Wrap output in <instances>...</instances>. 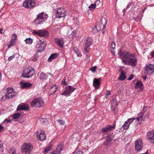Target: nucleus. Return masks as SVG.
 <instances>
[{"label":"nucleus","mask_w":154,"mask_h":154,"mask_svg":"<svg viewBox=\"0 0 154 154\" xmlns=\"http://www.w3.org/2000/svg\"><path fill=\"white\" fill-rule=\"evenodd\" d=\"M44 105V101L40 98L34 99L31 103L32 107H41L43 106Z\"/></svg>","instance_id":"nucleus-1"},{"label":"nucleus","mask_w":154,"mask_h":154,"mask_svg":"<svg viewBox=\"0 0 154 154\" xmlns=\"http://www.w3.org/2000/svg\"><path fill=\"white\" fill-rule=\"evenodd\" d=\"M48 17V16L46 14L42 12L38 15L37 17L34 21L36 24H40L42 22L46 20Z\"/></svg>","instance_id":"nucleus-2"},{"label":"nucleus","mask_w":154,"mask_h":154,"mask_svg":"<svg viewBox=\"0 0 154 154\" xmlns=\"http://www.w3.org/2000/svg\"><path fill=\"white\" fill-rule=\"evenodd\" d=\"M137 61V59L134 54H132L124 64L135 66L136 65Z\"/></svg>","instance_id":"nucleus-3"},{"label":"nucleus","mask_w":154,"mask_h":154,"mask_svg":"<svg viewBox=\"0 0 154 154\" xmlns=\"http://www.w3.org/2000/svg\"><path fill=\"white\" fill-rule=\"evenodd\" d=\"M118 54L121 59L122 62L125 64L132 54L126 51H120Z\"/></svg>","instance_id":"nucleus-4"},{"label":"nucleus","mask_w":154,"mask_h":154,"mask_svg":"<svg viewBox=\"0 0 154 154\" xmlns=\"http://www.w3.org/2000/svg\"><path fill=\"white\" fill-rule=\"evenodd\" d=\"M33 149V147L30 143H24L21 149V152L23 153L29 154Z\"/></svg>","instance_id":"nucleus-5"},{"label":"nucleus","mask_w":154,"mask_h":154,"mask_svg":"<svg viewBox=\"0 0 154 154\" xmlns=\"http://www.w3.org/2000/svg\"><path fill=\"white\" fill-rule=\"evenodd\" d=\"M35 70L33 68H29L25 69L22 73L23 77L29 78L32 77L35 73Z\"/></svg>","instance_id":"nucleus-6"},{"label":"nucleus","mask_w":154,"mask_h":154,"mask_svg":"<svg viewBox=\"0 0 154 154\" xmlns=\"http://www.w3.org/2000/svg\"><path fill=\"white\" fill-rule=\"evenodd\" d=\"M32 33L35 35H37L40 37H46L48 35V32L44 29L33 30Z\"/></svg>","instance_id":"nucleus-7"},{"label":"nucleus","mask_w":154,"mask_h":154,"mask_svg":"<svg viewBox=\"0 0 154 154\" xmlns=\"http://www.w3.org/2000/svg\"><path fill=\"white\" fill-rule=\"evenodd\" d=\"M16 94V92L14 91L13 88H8L7 93L5 95V97L8 99L14 97Z\"/></svg>","instance_id":"nucleus-8"},{"label":"nucleus","mask_w":154,"mask_h":154,"mask_svg":"<svg viewBox=\"0 0 154 154\" xmlns=\"http://www.w3.org/2000/svg\"><path fill=\"white\" fill-rule=\"evenodd\" d=\"M35 2L33 0H26L23 4V6L28 8H32L35 5Z\"/></svg>","instance_id":"nucleus-9"},{"label":"nucleus","mask_w":154,"mask_h":154,"mask_svg":"<svg viewBox=\"0 0 154 154\" xmlns=\"http://www.w3.org/2000/svg\"><path fill=\"white\" fill-rule=\"evenodd\" d=\"M154 67L152 64H149L146 65L145 69V74L147 75L152 74L153 72Z\"/></svg>","instance_id":"nucleus-10"},{"label":"nucleus","mask_w":154,"mask_h":154,"mask_svg":"<svg viewBox=\"0 0 154 154\" xmlns=\"http://www.w3.org/2000/svg\"><path fill=\"white\" fill-rule=\"evenodd\" d=\"M75 89L71 86L69 85L66 87L65 90L64 92L62 93V95H66L68 96L73 92Z\"/></svg>","instance_id":"nucleus-11"},{"label":"nucleus","mask_w":154,"mask_h":154,"mask_svg":"<svg viewBox=\"0 0 154 154\" xmlns=\"http://www.w3.org/2000/svg\"><path fill=\"white\" fill-rule=\"evenodd\" d=\"M66 12L63 8L58 9L56 13V17L58 18L64 17L66 15Z\"/></svg>","instance_id":"nucleus-12"},{"label":"nucleus","mask_w":154,"mask_h":154,"mask_svg":"<svg viewBox=\"0 0 154 154\" xmlns=\"http://www.w3.org/2000/svg\"><path fill=\"white\" fill-rule=\"evenodd\" d=\"M35 134L38 140L42 141L45 139L46 135L44 131H38Z\"/></svg>","instance_id":"nucleus-13"},{"label":"nucleus","mask_w":154,"mask_h":154,"mask_svg":"<svg viewBox=\"0 0 154 154\" xmlns=\"http://www.w3.org/2000/svg\"><path fill=\"white\" fill-rule=\"evenodd\" d=\"M147 139L152 143H154V131L148 132L146 135Z\"/></svg>","instance_id":"nucleus-14"},{"label":"nucleus","mask_w":154,"mask_h":154,"mask_svg":"<svg viewBox=\"0 0 154 154\" xmlns=\"http://www.w3.org/2000/svg\"><path fill=\"white\" fill-rule=\"evenodd\" d=\"M44 42L40 40V42L36 45V47L39 48V50L40 52L43 51L46 47V45Z\"/></svg>","instance_id":"nucleus-15"},{"label":"nucleus","mask_w":154,"mask_h":154,"mask_svg":"<svg viewBox=\"0 0 154 154\" xmlns=\"http://www.w3.org/2000/svg\"><path fill=\"white\" fill-rule=\"evenodd\" d=\"M135 148L137 151L140 150L143 147V143L141 139H139L135 142Z\"/></svg>","instance_id":"nucleus-16"},{"label":"nucleus","mask_w":154,"mask_h":154,"mask_svg":"<svg viewBox=\"0 0 154 154\" xmlns=\"http://www.w3.org/2000/svg\"><path fill=\"white\" fill-rule=\"evenodd\" d=\"M92 42V38L91 37L88 38L86 40L84 50L87 52H88V51L87 50V48L91 45Z\"/></svg>","instance_id":"nucleus-17"},{"label":"nucleus","mask_w":154,"mask_h":154,"mask_svg":"<svg viewBox=\"0 0 154 154\" xmlns=\"http://www.w3.org/2000/svg\"><path fill=\"white\" fill-rule=\"evenodd\" d=\"M134 120H135V121L137 122V124H140L142 122L143 119L142 118L141 116H140L139 117L137 118L136 119L134 118L129 119L127 121H126V122H128V123H130V125L131 123Z\"/></svg>","instance_id":"nucleus-18"},{"label":"nucleus","mask_w":154,"mask_h":154,"mask_svg":"<svg viewBox=\"0 0 154 154\" xmlns=\"http://www.w3.org/2000/svg\"><path fill=\"white\" fill-rule=\"evenodd\" d=\"M48 76H50L51 78L53 77V75L51 73H48L47 74H45L42 72L40 73L39 78L41 79L44 80Z\"/></svg>","instance_id":"nucleus-19"},{"label":"nucleus","mask_w":154,"mask_h":154,"mask_svg":"<svg viewBox=\"0 0 154 154\" xmlns=\"http://www.w3.org/2000/svg\"><path fill=\"white\" fill-rule=\"evenodd\" d=\"M115 124L112 126L108 125L106 127L103 128L102 130V131L103 133H107L109 131L114 130L115 128Z\"/></svg>","instance_id":"nucleus-20"},{"label":"nucleus","mask_w":154,"mask_h":154,"mask_svg":"<svg viewBox=\"0 0 154 154\" xmlns=\"http://www.w3.org/2000/svg\"><path fill=\"white\" fill-rule=\"evenodd\" d=\"M29 109V106L28 105L23 103L18 106L17 109V110H27Z\"/></svg>","instance_id":"nucleus-21"},{"label":"nucleus","mask_w":154,"mask_h":154,"mask_svg":"<svg viewBox=\"0 0 154 154\" xmlns=\"http://www.w3.org/2000/svg\"><path fill=\"white\" fill-rule=\"evenodd\" d=\"M55 41L56 43L59 46L61 47H63L64 41L63 39L62 38H55Z\"/></svg>","instance_id":"nucleus-22"},{"label":"nucleus","mask_w":154,"mask_h":154,"mask_svg":"<svg viewBox=\"0 0 154 154\" xmlns=\"http://www.w3.org/2000/svg\"><path fill=\"white\" fill-rule=\"evenodd\" d=\"M99 79L94 78L93 81V85L94 88L97 89H98L100 87V82L99 80Z\"/></svg>","instance_id":"nucleus-23"},{"label":"nucleus","mask_w":154,"mask_h":154,"mask_svg":"<svg viewBox=\"0 0 154 154\" xmlns=\"http://www.w3.org/2000/svg\"><path fill=\"white\" fill-rule=\"evenodd\" d=\"M107 23V21L106 18L104 17H103L101 19V24L103 25V28L102 30V33H103L104 32V30L106 28V25Z\"/></svg>","instance_id":"nucleus-24"},{"label":"nucleus","mask_w":154,"mask_h":154,"mask_svg":"<svg viewBox=\"0 0 154 154\" xmlns=\"http://www.w3.org/2000/svg\"><path fill=\"white\" fill-rule=\"evenodd\" d=\"M63 147L61 145H59L56 149V150L51 154H58L62 150Z\"/></svg>","instance_id":"nucleus-25"},{"label":"nucleus","mask_w":154,"mask_h":154,"mask_svg":"<svg viewBox=\"0 0 154 154\" xmlns=\"http://www.w3.org/2000/svg\"><path fill=\"white\" fill-rule=\"evenodd\" d=\"M20 83L21 87L23 88H29L32 85L31 84L29 83L24 82H21Z\"/></svg>","instance_id":"nucleus-26"},{"label":"nucleus","mask_w":154,"mask_h":154,"mask_svg":"<svg viewBox=\"0 0 154 154\" xmlns=\"http://www.w3.org/2000/svg\"><path fill=\"white\" fill-rule=\"evenodd\" d=\"M58 54L55 53L54 54H51L49 57L48 58V62H51L53 59H55L57 57Z\"/></svg>","instance_id":"nucleus-27"},{"label":"nucleus","mask_w":154,"mask_h":154,"mask_svg":"<svg viewBox=\"0 0 154 154\" xmlns=\"http://www.w3.org/2000/svg\"><path fill=\"white\" fill-rule=\"evenodd\" d=\"M57 88L56 86H52L51 87L49 90V93L51 94L55 93L57 90Z\"/></svg>","instance_id":"nucleus-28"},{"label":"nucleus","mask_w":154,"mask_h":154,"mask_svg":"<svg viewBox=\"0 0 154 154\" xmlns=\"http://www.w3.org/2000/svg\"><path fill=\"white\" fill-rule=\"evenodd\" d=\"M125 79V73L123 71H121L120 74V76L119 78V79L121 81H123Z\"/></svg>","instance_id":"nucleus-29"},{"label":"nucleus","mask_w":154,"mask_h":154,"mask_svg":"<svg viewBox=\"0 0 154 154\" xmlns=\"http://www.w3.org/2000/svg\"><path fill=\"white\" fill-rule=\"evenodd\" d=\"M73 51L77 54L78 57L81 56V54L80 53V51L78 50L77 48L75 47L73 48Z\"/></svg>","instance_id":"nucleus-30"},{"label":"nucleus","mask_w":154,"mask_h":154,"mask_svg":"<svg viewBox=\"0 0 154 154\" xmlns=\"http://www.w3.org/2000/svg\"><path fill=\"white\" fill-rule=\"evenodd\" d=\"M142 86V82L140 81H139L136 83L135 86V88L137 89Z\"/></svg>","instance_id":"nucleus-31"},{"label":"nucleus","mask_w":154,"mask_h":154,"mask_svg":"<svg viewBox=\"0 0 154 154\" xmlns=\"http://www.w3.org/2000/svg\"><path fill=\"white\" fill-rule=\"evenodd\" d=\"M130 125V123H128V122L126 121L123 125V127L124 129H127Z\"/></svg>","instance_id":"nucleus-32"},{"label":"nucleus","mask_w":154,"mask_h":154,"mask_svg":"<svg viewBox=\"0 0 154 154\" xmlns=\"http://www.w3.org/2000/svg\"><path fill=\"white\" fill-rule=\"evenodd\" d=\"M113 139V137L112 136H108L106 137V140L107 143H109Z\"/></svg>","instance_id":"nucleus-33"},{"label":"nucleus","mask_w":154,"mask_h":154,"mask_svg":"<svg viewBox=\"0 0 154 154\" xmlns=\"http://www.w3.org/2000/svg\"><path fill=\"white\" fill-rule=\"evenodd\" d=\"M15 40H14V39H11V41H10V43L8 45V48H10V47L13 45L15 43Z\"/></svg>","instance_id":"nucleus-34"},{"label":"nucleus","mask_w":154,"mask_h":154,"mask_svg":"<svg viewBox=\"0 0 154 154\" xmlns=\"http://www.w3.org/2000/svg\"><path fill=\"white\" fill-rule=\"evenodd\" d=\"M41 121L43 123V124L46 125L48 123V122L46 119L42 118L41 119Z\"/></svg>","instance_id":"nucleus-35"},{"label":"nucleus","mask_w":154,"mask_h":154,"mask_svg":"<svg viewBox=\"0 0 154 154\" xmlns=\"http://www.w3.org/2000/svg\"><path fill=\"white\" fill-rule=\"evenodd\" d=\"M25 41L26 42V44H31L32 42V39L30 38H26L25 40Z\"/></svg>","instance_id":"nucleus-36"},{"label":"nucleus","mask_w":154,"mask_h":154,"mask_svg":"<svg viewBox=\"0 0 154 154\" xmlns=\"http://www.w3.org/2000/svg\"><path fill=\"white\" fill-rule=\"evenodd\" d=\"M20 116V114L19 113L14 114L13 116V118L14 119H17Z\"/></svg>","instance_id":"nucleus-37"},{"label":"nucleus","mask_w":154,"mask_h":154,"mask_svg":"<svg viewBox=\"0 0 154 154\" xmlns=\"http://www.w3.org/2000/svg\"><path fill=\"white\" fill-rule=\"evenodd\" d=\"M96 6L95 4H92L90 6H89L88 8L90 9L91 10H93L95 8Z\"/></svg>","instance_id":"nucleus-38"},{"label":"nucleus","mask_w":154,"mask_h":154,"mask_svg":"<svg viewBox=\"0 0 154 154\" xmlns=\"http://www.w3.org/2000/svg\"><path fill=\"white\" fill-rule=\"evenodd\" d=\"M38 58V55L37 54H36L34 56V57H32L31 59L32 61H35Z\"/></svg>","instance_id":"nucleus-39"},{"label":"nucleus","mask_w":154,"mask_h":154,"mask_svg":"<svg viewBox=\"0 0 154 154\" xmlns=\"http://www.w3.org/2000/svg\"><path fill=\"white\" fill-rule=\"evenodd\" d=\"M51 149V146H49L46 149H45L43 151V153L45 154L46 153L48 152Z\"/></svg>","instance_id":"nucleus-40"},{"label":"nucleus","mask_w":154,"mask_h":154,"mask_svg":"<svg viewBox=\"0 0 154 154\" xmlns=\"http://www.w3.org/2000/svg\"><path fill=\"white\" fill-rule=\"evenodd\" d=\"M9 152L11 154H17L16 150L12 148L10 149Z\"/></svg>","instance_id":"nucleus-41"},{"label":"nucleus","mask_w":154,"mask_h":154,"mask_svg":"<svg viewBox=\"0 0 154 154\" xmlns=\"http://www.w3.org/2000/svg\"><path fill=\"white\" fill-rule=\"evenodd\" d=\"M57 122L61 125H64L65 123V122L62 120L59 119L57 120Z\"/></svg>","instance_id":"nucleus-42"},{"label":"nucleus","mask_w":154,"mask_h":154,"mask_svg":"<svg viewBox=\"0 0 154 154\" xmlns=\"http://www.w3.org/2000/svg\"><path fill=\"white\" fill-rule=\"evenodd\" d=\"M147 107H144L143 108V113H141L140 114L139 116H141L142 117V116L144 114V112H145L147 110Z\"/></svg>","instance_id":"nucleus-43"},{"label":"nucleus","mask_w":154,"mask_h":154,"mask_svg":"<svg viewBox=\"0 0 154 154\" xmlns=\"http://www.w3.org/2000/svg\"><path fill=\"white\" fill-rule=\"evenodd\" d=\"M15 57V54H14L12 56L9 57L8 60V61H10L12 60Z\"/></svg>","instance_id":"nucleus-44"},{"label":"nucleus","mask_w":154,"mask_h":154,"mask_svg":"<svg viewBox=\"0 0 154 154\" xmlns=\"http://www.w3.org/2000/svg\"><path fill=\"white\" fill-rule=\"evenodd\" d=\"M97 29V27L95 26L94 27L92 28V32L94 33H96L98 31Z\"/></svg>","instance_id":"nucleus-45"},{"label":"nucleus","mask_w":154,"mask_h":154,"mask_svg":"<svg viewBox=\"0 0 154 154\" xmlns=\"http://www.w3.org/2000/svg\"><path fill=\"white\" fill-rule=\"evenodd\" d=\"M111 95V93L110 91H107L106 94L105 95V97L106 98H107L108 97L109 95Z\"/></svg>","instance_id":"nucleus-46"},{"label":"nucleus","mask_w":154,"mask_h":154,"mask_svg":"<svg viewBox=\"0 0 154 154\" xmlns=\"http://www.w3.org/2000/svg\"><path fill=\"white\" fill-rule=\"evenodd\" d=\"M116 46V44L115 43L112 42L111 44V48L113 50L115 49Z\"/></svg>","instance_id":"nucleus-47"},{"label":"nucleus","mask_w":154,"mask_h":154,"mask_svg":"<svg viewBox=\"0 0 154 154\" xmlns=\"http://www.w3.org/2000/svg\"><path fill=\"white\" fill-rule=\"evenodd\" d=\"M97 67L96 66H94L92 67L90 69V70L92 71L93 72H94L96 71Z\"/></svg>","instance_id":"nucleus-48"},{"label":"nucleus","mask_w":154,"mask_h":154,"mask_svg":"<svg viewBox=\"0 0 154 154\" xmlns=\"http://www.w3.org/2000/svg\"><path fill=\"white\" fill-rule=\"evenodd\" d=\"M100 3V0H97L95 1L94 4L96 6V5H99Z\"/></svg>","instance_id":"nucleus-49"},{"label":"nucleus","mask_w":154,"mask_h":154,"mask_svg":"<svg viewBox=\"0 0 154 154\" xmlns=\"http://www.w3.org/2000/svg\"><path fill=\"white\" fill-rule=\"evenodd\" d=\"M111 109L112 110H114L115 111L114 113L115 114H116L117 112V109L116 108H114L112 106H111Z\"/></svg>","instance_id":"nucleus-50"},{"label":"nucleus","mask_w":154,"mask_h":154,"mask_svg":"<svg viewBox=\"0 0 154 154\" xmlns=\"http://www.w3.org/2000/svg\"><path fill=\"white\" fill-rule=\"evenodd\" d=\"M17 37V35L15 34H13L12 36V39H14V40H16Z\"/></svg>","instance_id":"nucleus-51"},{"label":"nucleus","mask_w":154,"mask_h":154,"mask_svg":"<svg viewBox=\"0 0 154 154\" xmlns=\"http://www.w3.org/2000/svg\"><path fill=\"white\" fill-rule=\"evenodd\" d=\"M134 76V75L133 74H131L128 77V79L129 80H131L132 79Z\"/></svg>","instance_id":"nucleus-52"},{"label":"nucleus","mask_w":154,"mask_h":154,"mask_svg":"<svg viewBox=\"0 0 154 154\" xmlns=\"http://www.w3.org/2000/svg\"><path fill=\"white\" fill-rule=\"evenodd\" d=\"M11 120L10 119H6L4 121V122H7V123L11 122Z\"/></svg>","instance_id":"nucleus-53"},{"label":"nucleus","mask_w":154,"mask_h":154,"mask_svg":"<svg viewBox=\"0 0 154 154\" xmlns=\"http://www.w3.org/2000/svg\"><path fill=\"white\" fill-rule=\"evenodd\" d=\"M96 27H97V30L98 31L101 30V27L99 25H97L96 26Z\"/></svg>","instance_id":"nucleus-54"},{"label":"nucleus","mask_w":154,"mask_h":154,"mask_svg":"<svg viewBox=\"0 0 154 154\" xmlns=\"http://www.w3.org/2000/svg\"><path fill=\"white\" fill-rule=\"evenodd\" d=\"M4 129V128L1 125H0V132L2 131Z\"/></svg>","instance_id":"nucleus-55"},{"label":"nucleus","mask_w":154,"mask_h":154,"mask_svg":"<svg viewBox=\"0 0 154 154\" xmlns=\"http://www.w3.org/2000/svg\"><path fill=\"white\" fill-rule=\"evenodd\" d=\"M3 146V143L2 141L0 140V149Z\"/></svg>","instance_id":"nucleus-56"},{"label":"nucleus","mask_w":154,"mask_h":154,"mask_svg":"<svg viewBox=\"0 0 154 154\" xmlns=\"http://www.w3.org/2000/svg\"><path fill=\"white\" fill-rule=\"evenodd\" d=\"M76 154H82V151H77L76 152Z\"/></svg>","instance_id":"nucleus-57"},{"label":"nucleus","mask_w":154,"mask_h":154,"mask_svg":"<svg viewBox=\"0 0 154 154\" xmlns=\"http://www.w3.org/2000/svg\"><path fill=\"white\" fill-rule=\"evenodd\" d=\"M131 6V5H128L126 7V9H127L128 8H130Z\"/></svg>","instance_id":"nucleus-58"},{"label":"nucleus","mask_w":154,"mask_h":154,"mask_svg":"<svg viewBox=\"0 0 154 154\" xmlns=\"http://www.w3.org/2000/svg\"><path fill=\"white\" fill-rule=\"evenodd\" d=\"M142 78L146 80L147 78V77L146 76H142Z\"/></svg>","instance_id":"nucleus-59"},{"label":"nucleus","mask_w":154,"mask_h":154,"mask_svg":"<svg viewBox=\"0 0 154 154\" xmlns=\"http://www.w3.org/2000/svg\"><path fill=\"white\" fill-rule=\"evenodd\" d=\"M111 51L112 52V53L113 54H115L114 52L112 51V50H111Z\"/></svg>","instance_id":"nucleus-60"},{"label":"nucleus","mask_w":154,"mask_h":154,"mask_svg":"<svg viewBox=\"0 0 154 154\" xmlns=\"http://www.w3.org/2000/svg\"><path fill=\"white\" fill-rule=\"evenodd\" d=\"M2 29H0V33H1V34H2Z\"/></svg>","instance_id":"nucleus-61"},{"label":"nucleus","mask_w":154,"mask_h":154,"mask_svg":"<svg viewBox=\"0 0 154 154\" xmlns=\"http://www.w3.org/2000/svg\"><path fill=\"white\" fill-rule=\"evenodd\" d=\"M1 72H0V80H1Z\"/></svg>","instance_id":"nucleus-62"},{"label":"nucleus","mask_w":154,"mask_h":154,"mask_svg":"<svg viewBox=\"0 0 154 154\" xmlns=\"http://www.w3.org/2000/svg\"><path fill=\"white\" fill-rule=\"evenodd\" d=\"M87 58H88V60H89V59H88V57H88V56H87Z\"/></svg>","instance_id":"nucleus-63"},{"label":"nucleus","mask_w":154,"mask_h":154,"mask_svg":"<svg viewBox=\"0 0 154 154\" xmlns=\"http://www.w3.org/2000/svg\"><path fill=\"white\" fill-rule=\"evenodd\" d=\"M3 97H4V96H3L2 98V99H3Z\"/></svg>","instance_id":"nucleus-64"}]
</instances>
